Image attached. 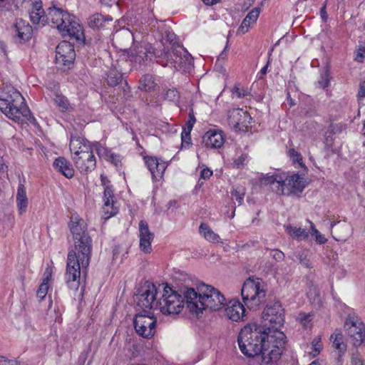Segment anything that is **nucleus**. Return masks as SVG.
<instances>
[{"mask_svg": "<svg viewBox=\"0 0 365 365\" xmlns=\"http://www.w3.org/2000/svg\"><path fill=\"white\" fill-rule=\"evenodd\" d=\"M344 328L354 346H359L363 343L365 339V325L360 319L349 316L345 322Z\"/></svg>", "mask_w": 365, "mask_h": 365, "instance_id": "f8f14e48", "label": "nucleus"}, {"mask_svg": "<svg viewBox=\"0 0 365 365\" xmlns=\"http://www.w3.org/2000/svg\"><path fill=\"white\" fill-rule=\"evenodd\" d=\"M168 60L176 68H180L183 63L190 61V56L182 48H179L173 51L172 53L170 54Z\"/></svg>", "mask_w": 365, "mask_h": 365, "instance_id": "cd10ccee", "label": "nucleus"}, {"mask_svg": "<svg viewBox=\"0 0 365 365\" xmlns=\"http://www.w3.org/2000/svg\"><path fill=\"white\" fill-rule=\"evenodd\" d=\"M330 83V76L328 71L325 70L321 72L320 78L318 81V83L320 87L325 88L329 86Z\"/></svg>", "mask_w": 365, "mask_h": 365, "instance_id": "ea45409f", "label": "nucleus"}, {"mask_svg": "<svg viewBox=\"0 0 365 365\" xmlns=\"http://www.w3.org/2000/svg\"><path fill=\"white\" fill-rule=\"evenodd\" d=\"M309 365H324L322 361H319L318 360L312 361Z\"/></svg>", "mask_w": 365, "mask_h": 365, "instance_id": "052dcab7", "label": "nucleus"}, {"mask_svg": "<svg viewBox=\"0 0 365 365\" xmlns=\"http://www.w3.org/2000/svg\"><path fill=\"white\" fill-rule=\"evenodd\" d=\"M29 13L30 19L34 24L44 25L46 22L48 21L47 14L45 15V11L42 7V2L41 0H31L29 8Z\"/></svg>", "mask_w": 365, "mask_h": 365, "instance_id": "412c9836", "label": "nucleus"}, {"mask_svg": "<svg viewBox=\"0 0 365 365\" xmlns=\"http://www.w3.org/2000/svg\"><path fill=\"white\" fill-rule=\"evenodd\" d=\"M231 196L235 198L239 205H242L245 195V188L242 185H237L232 187Z\"/></svg>", "mask_w": 365, "mask_h": 365, "instance_id": "f704fd0d", "label": "nucleus"}, {"mask_svg": "<svg viewBox=\"0 0 365 365\" xmlns=\"http://www.w3.org/2000/svg\"><path fill=\"white\" fill-rule=\"evenodd\" d=\"M113 19L108 16H103L101 14H95L90 16L88 25L93 29H99L106 26L107 24L112 21Z\"/></svg>", "mask_w": 365, "mask_h": 365, "instance_id": "7c9ffc66", "label": "nucleus"}, {"mask_svg": "<svg viewBox=\"0 0 365 365\" xmlns=\"http://www.w3.org/2000/svg\"><path fill=\"white\" fill-rule=\"evenodd\" d=\"M365 58V46L359 45L355 52V60L358 62H362Z\"/></svg>", "mask_w": 365, "mask_h": 365, "instance_id": "79ce46f5", "label": "nucleus"}, {"mask_svg": "<svg viewBox=\"0 0 365 365\" xmlns=\"http://www.w3.org/2000/svg\"><path fill=\"white\" fill-rule=\"evenodd\" d=\"M200 178L204 180L209 179L212 175V170L207 168H202L200 171Z\"/></svg>", "mask_w": 365, "mask_h": 365, "instance_id": "de8ad7c7", "label": "nucleus"}, {"mask_svg": "<svg viewBox=\"0 0 365 365\" xmlns=\"http://www.w3.org/2000/svg\"><path fill=\"white\" fill-rule=\"evenodd\" d=\"M93 151H96L101 159L110 162L115 165L120 161L119 155L112 153L108 148L99 142H91Z\"/></svg>", "mask_w": 365, "mask_h": 365, "instance_id": "5701e85b", "label": "nucleus"}, {"mask_svg": "<svg viewBox=\"0 0 365 365\" xmlns=\"http://www.w3.org/2000/svg\"><path fill=\"white\" fill-rule=\"evenodd\" d=\"M50 287L51 284L48 283H41L36 292L37 297L39 299L40 301L43 300L46 297Z\"/></svg>", "mask_w": 365, "mask_h": 365, "instance_id": "58836bf2", "label": "nucleus"}, {"mask_svg": "<svg viewBox=\"0 0 365 365\" xmlns=\"http://www.w3.org/2000/svg\"><path fill=\"white\" fill-rule=\"evenodd\" d=\"M362 133L365 136V124L364 125L363 129H362Z\"/></svg>", "mask_w": 365, "mask_h": 365, "instance_id": "e2e57ef3", "label": "nucleus"}, {"mask_svg": "<svg viewBox=\"0 0 365 365\" xmlns=\"http://www.w3.org/2000/svg\"><path fill=\"white\" fill-rule=\"evenodd\" d=\"M233 94L238 98L244 97L247 95V91L242 88H235Z\"/></svg>", "mask_w": 365, "mask_h": 365, "instance_id": "603ef678", "label": "nucleus"}, {"mask_svg": "<svg viewBox=\"0 0 365 365\" xmlns=\"http://www.w3.org/2000/svg\"><path fill=\"white\" fill-rule=\"evenodd\" d=\"M52 274V268L51 267H47L43 275L42 282H46L51 284L50 281L51 279Z\"/></svg>", "mask_w": 365, "mask_h": 365, "instance_id": "a18cd8bd", "label": "nucleus"}, {"mask_svg": "<svg viewBox=\"0 0 365 365\" xmlns=\"http://www.w3.org/2000/svg\"><path fill=\"white\" fill-rule=\"evenodd\" d=\"M139 238L140 250L144 253H150L154 235L150 231L148 223L144 220L139 222Z\"/></svg>", "mask_w": 365, "mask_h": 365, "instance_id": "a211bd4d", "label": "nucleus"}, {"mask_svg": "<svg viewBox=\"0 0 365 365\" xmlns=\"http://www.w3.org/2000/svg\"><path fill=\"white\" fill-rule=\"evenodd\" d=\"M322 335L315 336L310 343L304 345V356L312 359L317 356L323 349Z\"/></svg>", "mask_w": 365, "mask_h": 365, "instance_id": "b1692460", "label": "nucleus"}, {"mask_svg": "<svg viewBox=\"0 0 365 365\" xmlns=\"http://www.w3.org/2000/svg\"><path fill=\"white\" fill-rule=\"evenodd\" d=\"M176 93H177V92H176L175 91L172 90V91H169L168 92V94H167V95H168V96H169L170 94H173V96H175V94Z\"/></svg>", "mask_w": 365, "mask_h": 365, "instance_id": "680f3d73", "label": "nucleus"}, {"mask_svg": "<svg viewBox=\"0 0 365 365\" xmlns=\"http://www.w3.org/2000/svg\"><path fill=\"white\" fill-rule=\"evenodd\" d=\"M75 56L74 48L71 43L63 41L57 46L56 61L58 64L69 66L73 63Z\"/></svg>", "mask_w": 365, "mask_h": 365, "instance_id": "4468645a", "label": "nucleus"}, {"mask_svg": "<svg viewBox=\"0 0 365 365\" xmlns=\"http://www.w3.org/2000/svg\"><path fill=\"white\" fill-rule=\"evenodd\" d=\"M266 295V284L257 277H249L244 282L241 288L242 301L250 310L259 309L264 303Z\"/></svg>", "mask_w": 365, "mask_h": 365, "instance_id": "6e6552de", "label": "nucleus"}, {"mask_svg": "<svg viewBox=\"0 0 365 365\" xmlns=\"http://www.w3.org/2000/svg\"><path fill=\"white\" fill-rule=\"evenodd\" d=\"M260 13L261 9L259 7L253 8L243 19L238 29V32L242 34L247 33L250 28L256 24Z\"/></svg>", "mask_w": 365, "mask_h": 365, "instance_id": "393cba45", "label": "nucleus"}, {"mask_svg": "<svg viewBox=\"0 0 365 365\" xmlns=\"http://www.w3.org/2000/svg\"><path fill=\"white\" fill-rule=\"evenodd\" d=\"M101 3L107 6H111L114 3L115 0H100Z\"/></svg>", "mask_w": 365, "mask_h": 365, "instance_id": "4d7b16f0", "label": "nucleus"}, {"mask_svg": "<svg viewBox=\"0 0 365 365\" xmlns=\"http://www.w3.org/2000/svg\"><path fill=\"white\" fill-rule=\"evenodd\" d=\"M186 306L189 312L196 317L206 309L218 312L223 309L227 304L225 295L217 288L205 284H200L197 290L193 288L185 289Z\"/></svg>", "mask_w": 365, "mask_h": 365, "instance_id": "7ed1b4c3", "label": "nucleus"}, {"mask_svg": "<svg viewBox=\"0 0 365 365\" xmlns=\"http://www.w3.org/2000/svg\"><path fill=\"white\" fill-rule=\"evenodd\" d=\"M69 146L72 160L81 173L88 174L96 168V158L91 142L83 137L71 136Z\"/></svg>", "mask_w": 365, "mask_h": 365, "instance_id": "39448f33", "label": "nucleus"}, {"mask_svg": "<svg viewBox=\"0 0 365 365\" xmlns=\"http://www.w3.org/2000/svg\"><path fill=\"white\" fill-rule=\"evenodd\" d=\"M262 185H269L279 195H290L301 192L306 186L305 180L299 174L288 175L284 180L279 175H266L260 178Z\"/></svg>", "mask_w": 365, "mask_h": 365, "instance_id": "0eeeda50", "label": "nucleus"}, {"mask_svg": "<svg viewBox=\"0 0 365 365\" xmlns=\"http://www.w3.org/2000/svg\"><path fill=\"white\" fill-rule=\"evenodd\" d=\"M364 145H365V142H364Z\"/></svg>", "mask_w": 365, "mask_h": 365, "instance_id": "774afa93", "label": "nucleus"}, {"mask_svg": "<svg viewBox=\"0 0 365 365\" xmlns=\"http://www.w3.org/2000/svg\"><path fill=\"white\" fill-rule=\"evenodd\" d=\"M32 28L28 22L22 19H17L12 26V32L16 40L19 43L29 41L32 36Z\"/></svg>", "mask_w": 365, "mask_h": 365, "instance_id": "f3484780", "label": "nucleus"}, {"mask_svg": "<svg viewBox=\"0 0 365 365\" xmlns=\"http://www.w3.org/2000/svg\"><path fill=\"white\" fill-rule=\"evenodd\" d=\"M74 247L68 252L66 278L68 285L77 289L81 269L86 268L90 262L91 240L87 232V225L78 215H73L69 223Z\"/></svg>", "mask_w": 365, "mask_h": 365, "instance_id": "f03ea898", "label": "nucleus"}, {"mask_svg": "<svg viewBox=\"0 0 365 365\" xmlns=\"http://www.w3.org/2000/svg\"><path fill=\"white\" fill-rule=\"evenodd\" d=\"M120 36H123V37H125L128 40H131L133 38V34H131V32L128 30H123V31H121L120 32L116 34V38H118Z\"/></svg>", "mask_w": 365, "mask_h": 365, "instance_id": "3c124183", "label": "nucleus"}, {"mask_svg": "<svg viewBox=\"0 0 365 365\" xmlns=\"http://www.w3.org/2000/svg\"><path fill=\"white\" fill-rule=\"evenodd\" d=\"M267 68H268V63L264 66L261 70H260V73L262 75H264L267 73Z\"/></svg>", "mask_w": 365, "mask_h": 365, "instance_id": "bf43d9fd", "label": "nucleus"}, {"mask_svg": "<svg viewBox=\"0 0 365 365\" xmlns=\"http://www.w3.org/2000/svg\"><path fill=\"white\" fill-rule=\"evenodd\" d=\"M307 222L310 225V234L314 238L315 242L319 245L325 244L327 242V239L325 236L316 228L312 222L309 220H307Z\"/></svg>", "mask_w": 365, "mask_h": 365, "instance_id": "72a5a7b5", "label": "nucleus"}, {"mask_svg": "<svg viewBox=\"0 0 365 365\" xmlns=\"http://www.w3.org/2000/svg\"><path fill=\"white\" fill-rule=\"evenodd\" d=\"M53 166L56 171L67 178H71L74 175L75 171L72 165L65 158L59 157L56 158L53 163Z\"/></svg>", "mask_w": 365, "mask_h": 365, "instance_id": "a878e982", "label": "nucleus"}, {"mask_svg": "<svg viewBox=\"0 0 365 365\" xmlns=\"http://www.w3.org/2000/svg\"><path fill=\"white\" fill-rule=\"evenodd\" d=\"M0 110L16 122L22 120L30 113L24 97L13 87L4 88L0 93Z\"/></svg>", "mask_w": 365, "mask_h": 365, "instance_id": "423d86ee", "label": "nucleus"}, {"mask_svg": "<svg viewBox=\"0 0 365 365\" xmlns=\"http://www.w3.org/2000/svg\"><path fill=\"white\" fill-rule=\"evenodd\" d=\"M101 180L103 185L104 186V189L106 188V186H110L111 188H113L112 186L110 185L109 180L106 176L101 175Z\"/></svg>", "mask_w": 365, "mask_h": 365, "instance_id": "6e6d98bb", "label": "nucleus"}, {"mask_svg": "<svg viewBox=\"0 0 365 365\" xmlns=\"http://www.w3.org/2000/svg\"><path fill=\"white\" fill-rule=\"evenodd\" d=\"M313 315L307 313H299L297 316V321L301 324L304 329H311L312 327Z\"/></svg>", "mask_w": 365, "mask_h": 365, "instance_id": "c9c22d12", "label": "nucleus"}, {"mask_svg": "<svg viewBox=\"0 0 365 365\" xmlns=\"http://www.w3.org/2000/svg\"><path fill=\"white\" fill-rule=\"evenodd\" d=\"M195 118L192 114L189 115V119L185 126L182 128V130L181 133V140H182V148H188L192 144L190 133L192 130L193 125L195 123Z\"/></svg>", "mask_w": 365, "mask_h": 365, "instance_id": "bb28decb", "label": "nucleus"}, {"mask_svg": "<svg viewBox=\"0 0 365 365\" xmlns=\"http://www.w3.org/2000/svg\"><path fill=\"white\" fill-rule=\"evenodd\" d=\"M322 14H326L325 8L324 7L322 9Z\"/></svg>", "mask_w": 365, "mask_h": 365, "instance_id": "0e129e2a", "label": "nucleus"}, {"mask_svg": "<svg viewBox=\"0 0 365 365\" xmlns=\"http://www.w3.org/2000/svg\"><path fill=\"white\" fill-rule=\"evenodd\" d=\"M271 255L272 257L277 261H281L284 259V253L279 250H273L271 251Z\"/></svg>", "mask_w": 365, "mask_h": 365, "instance_id": "09e8293b", "label": "nucleus"}, {"mask_svg": "<svg viewBox=\"0 0 365 365\" xmlns=\"http://www.w3.org/2000/svg\"><path fill=\"white\" fill-rule=\"evenodd\" d=\"M163 289V284H155L145 282L137 296L138 306L143 309H158L159 299Z\"/></svg>", "mask_w": 365, "mask_h": 365, "instance_id": "9d476101", "label": "nucleus"}, {"mask_svg": "<svg viewBox=\"0 0 365 365\" xmlns=\"http://www.w3.org/2000/svg\"><path fill=\"white\" fill-rule=\"evenodd\" d=\"M251 117L240 108L233 109L229 114V125L235 130H244L250 123Z\"/></svg>", "mask_w": 365, "mask_h": 365, "instance_id": "2eb2a0df", "label": "nucleus"}, {"mask_svg": "<svg viewBox=\"0 0 365 365\" xmlns=\"http://www.w3.org/2000/svg\"><path fill=\"white\" fill-rule=\"evenodd\" d=\"M290 106H292L293 105V103L292 101V100H290V103H289Z\"/></svg>", "mask_w": 365, "mask_h": 365, "instance_id": "69168bd1", "label": "nucleus"}, {"mask_svg": "<svg viewBox=\"0 0 365 365\" xmlns=\"http://www.w3.org/2000/svg\"><path fill=\"white\" fill-rule=\"evenodd\" d=\"M262 323L245 325L240 331L237 343L241 352L249 358H257L261 364L276 362L286 344L281 330L284 324V311L279 302L267 305L262 312Z\"/></svg>", "mask_w": 365, "mask_h": 365, "instance_id": "f257e3e1", "label": "nucleus"}, {"mask_svg": "<svg viewBox=\"0 0 365 365\" xmlns=\"http://www.w3.org/2000/svg\"><path fill=\"white\" fill-rule=\"evenodd\" d=\"M118 205L115 200L113 189L110 186H106L103 192L102 217L105 220H108L118 212Z\"/></svg>", "mask_w": 365, "mask_h": 365, "instance_id": "ddd939ff", "label": "nucleus"}, {"mask_svg": "<svg viewBox=\"0 0 365 365\" xmlns=\"http://www.w3.org/2000/svg\"><path fill=\"white\" fill-rule=\"evenodd\" d=\"M133 324L136 332L143 337L151 338L156 331V319L150 311L137 314Z\"/></svg>", "mask_w": 365, "mask_h": 365, "instance_id": "9b49d317", "label": "nucleus"}, {"mask_svg": "<svg viewBox=\"0 0 365 365\" xmlns=\"http://www.w3.org/2000/svg\"><path fill=\"white\" fill-rule=\"evenodd\" d=\"M225 142L224 133L219 129H210L202 136L205 146L210 149L220 148Z\"/></svg>", "mask_w": 365, "mask_h": 365, "instance_id": "dca6fc26", "label": "nucleus"}, {"mask_svg": "<svg viewBox=\"0 0 365 365\" xmlns=\"http://www.w3.org/2000/svg\"><path fill=\"white\" fill-rule=\"evenodd\" d=\"M155 86L153 77L150 75L143 76L140 81V88L145 91L151 90Z\"/></svg>", "mask_w": 365, "mask_h": 365, "instance_id": "e433bc0d", "label": "nucleus"}, {"mask_svg": "<svg viewBox=\"0 0 365 365\" xmlns=\"http://www.w3.org/2000/svg\"><path fill=\"white\" fill-rule=\"evenodd\" d=\"M47 19L63 38H73L83 43L85 36L78 19L66 11L56 7H50L47 11Z\"/></svg>", "mask_w": 365, "mask_h": 365, "instance_id": "20e7f679", "label": "nucleus"}, {"mask_svg": "<svg viewBox=\"0 0 365 365\" xmlns=\"http://www.w3.org/2000/svg\"><path fill=\"white\" fill-rule=\"evenodd\" d=\"M351 365H365V361L359 354H354L351 358Z\"/></svg>", "mask_w": 365, "mask_h": 365, "instance_id": "8fccbe9b", "label": "nucleus"}, {"mask_svg": "<svg viewBox=\"0 0 365 365\" xmlns=\"http://www.w3.org/2000/svg\"><path fill=\"white\" fill-rule=\"evenodd\" d=\"M199 232L205 240L212 243H220L221 239L217 233H215L210 226L206 223H201L199 227Z\"/></svg>", "mask_w": 365, "mask_h": 365, "instance_id": "c85d7f7f", "label": "nucleus"}, {"mask_svg": "<svg viewBox=\"0 0 365 365\" xmlns=\"http://www.w3.org/2000/svg\"><path fill=\"white\" fill-rule=\"evenodd\" d=\"M138 51H136L135 54L133 53V59L136 63H141L145 58H147V53L144 51V48L140 46L138 48Z\"/></svg>", "mask_w": 365, "mask_h": 365, "instance_id": "a19ab883", "label": "nucleus"}, {"mask_svg": "<svg viewBox=\"0 0 365 365\" xmlns=\"http://www.w3.org/2000/svg\"><path fill=\"white\" fill-rule=\"evenodd\" d=\"M234 215H235V213H234V212H232V214L231 215L230 217H232H232H234Z\"/></svg>", "mask_w": 365, "mask_h": 365, "instance_id": "338daca9", "label": "nucleus"}, {"mask_svg": "<svg viewBox=\"0 0 365 365\" xmlns=\"http://www.w3.org/2000/svg\"><path fill=\"white\" fill-rule=\"evenodd\" d=\"M108 83L110 86H115L118 85L121 81V76L120 74H113L112 72L108 76Z\"/></svg>", "mask_w": 365, "mask_h": 365, "instance_id": "37998d69", "label": "nucleus"}, {"mask_svg": "<svg viewBox=\"0 0 365 365\" xmlns=\"http://www.w3.org/2000/svg\"><path fill=\"white\" fill-rule=\"evenodd\" d=\"M287 233L293 239L297 240H306L309 237V232L304 228L292 225H284Z\"/></svg>", "mask_w": 365, "mask_h": 365, "instance_id": "c756f323", "label": "nucleus"}, {"mask_svg": "<svg viewBox=\"0 0 365 365\" xmlns=\"http://www.w3.org/2000/svg\"><path fill=\"white\" fill-rule=\"evenodd\" d=\"M358 96L360 98L365 97V83H362L360 85Z\"/></svg>", "mask_w": 365, "mask_h": 365, "instance_id": "5fc2aeb1", "label": "nucleus"}, {"mask_svg": "<svg viewBox=\"0 0 365 365\" xmlns=\"http://www.w3.org/2000/svg\"><path fill=\"white\" fill-rule=\"evenodd\" d=\"M0 365H20V362L16 359H9L0 356Z\"/></svg>", "mask_w": 365, "mask_h": 365, "instance_id": "c03bdc74", "label": "nucleus"}, {"mask_svg": "<svg viewBox=\"0 0 365 365\" xmlns=\"http://www.w3.org/2000/svg\"><path fill=\"white\" fill-rule=\"evenodd\" d=\"M225 316L233 322H239L243 319L245 315V309L244 305L237 299H232L225 307Z\"/></svg>", "mask_w": 365, "mask_h": 365, "instance_id": "6ab92c4d", "label": "nucleus"}, {"mask_svg": "<svg viewBox=\"0 0 365 365\" xmlns=\"http://www.w3.org/2000/svg\"><path fill=\"white\" fill-rule=\"evenodd\" d=\"M202 1L205 4L211 6L217 3L220 0H202Z\"/></svg>", "mask_w": 365, "mask_h": 365, "instance_id": "13d9d810", "label": "nucleus"}, {"mask_svg": "<svg viewBox=\"0 0 365 365\" xmlns=\"http://www.w3.org/2000/svg\"><path fill=\"white\" fill-rule=\"evenodd\" d=\"M289 156L292 160L293 163L299 167H303L302 157L301 154L296 151L294 149H290L288 152Z\"/></svg>", "mask_w": 365, "mask_h": 365, "instance_id": "4c0bfd02", "label": "nucleus"}, {"mask_svg": "<svg viewBox=\"0 0 365 365\" xmlns=\"http://www.w3.org/2000/svg\"><path fill=\"white\" fill-rule=\"evenodd\" d=\"M330 339L333 342V346L339 351L340 354L346 351V345L344 342L343 335L339 331L336 330L331 335Z\"/></svg>", "mask_w": 365, "mask_h": 365, "instance_id": "2f4dec72", "label": "nucleus"}, {"mask_svg": "<svg viewBox=\"0 0 365 365\" xmlns=\"http://www.w3.org/2000/svg\"><path fill=\"white\" fill-rule=\"evenodd\" d=\"M247 161V155L245 154L241 155L238 158L235 159L234 161L235 165L237 168H240L245 165V163Z\"/></svg>", "mask_w": 365, "mask_h": 365, "instance_id": "49530a36", "label": "nucleus"}, {"mask_svg": "<svg viewBox=\"0 0 365 365\" xmlns=\"http://www.w3.org/2000/svg\"><path fill=\"white\" fill-rule=\"evenodd\" d=\"M144 160L147 168L152 175L153 179L158 180L162 178L168 164L165 162L152 156H147Z\"/></svg>", "mask_w": 365, "mask_h": 365, "instance_id": "4be33fe9", "label": "nucleus"}, {"mask_svg": "<svg viewBox=\"0 0 365 365\" xmlns=\"http://www.w3.org/2000/svg\"><path fill=\"white\" fill-rule=\"evenodd\" d=\"M185 304H186L185 290L181 294L168 284H163L158 309L163 315L172 317L178 315L183 310Z\"/></svg>", "mask_w": 365, "mask_h": 365, "instance_id": "1a4fd4ad", "label": "nucleus"}, {"mask_svg": "<svg viewBox=\"0 0 365 365\" xmlns=\"http://www.w3.org/2000/svg\"><path fill=\"white\" fill-rule=\"evenodd\" d=\"M24 182V180L19 181L15 196L16 206L19 215H24L27 212L29 205V200Z\"/></svg>", "mask_w": 365, "mask_h": 365, "instance_id": "aec40b11", "label": "nucleus"}, {"mask_svg": "<svg viewBox=\"0 0 365 365\" xmlns=\"http://www.w3.org/2000/svg\"><path fill=\"white\" fill-rule=\"evenodd\" d=\"M297 258L299 259L300 262L304 265L307 267H310V262L309 259H307V256L304 255V257L302 255H299L297 257Z\"/></svg>", "mask_w": 365, "mask_h": 365, "instance_id": "864d4df0", "label": "nucleus"}, {"mask_svg": "<svg viewBox=\"0 0 365 365\" xmlns=\"http://www.w3.org/2000/svg\"><path fill=\"white\" fill-rule=\"evenodd\" d=\"M53 101L56 106L61 112H66L71 109V106L65 96L60 94H56Z\"/></svg>", "mask_w": 365, "mask_h": 365, "instance_id": "473e14b6", "label": "nucleus"}]
</instances>
